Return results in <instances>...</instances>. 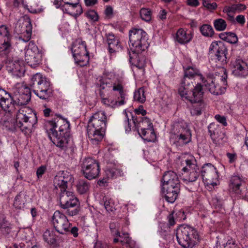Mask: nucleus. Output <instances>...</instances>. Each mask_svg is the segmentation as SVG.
Masks as SVG:
<instances>
[{"instance_id":"ddd939ff","label":"nucleus","mask_w":248,"mask_h":248,"mask_svg":"<svg viewBox=\"0 0 248 248\" xmlns=\"http://www.w3.org/2000/svg\"><path fill=\"white\" fill-rule=\"evenodd\" d=\"M52 222L57 232L65 234L70 231V223L67 217L59 211L54 212L52 217Z\"/></svg>"},{"instance_id":"13d9d810","label":"nucleus","mask_w":248,"mask_h":248,"mask_svg":"<svg viewBox=\"0 0 248 248\" xmlns=\"http://www.w3.org/2000/svg\"><path fill=\"white\" fill-rule=\"evenodd\" d=\"M46 171V167L44 166L39 167L36 170V175L38 179L41 178L42 175L44 174Z\"/></svg>"},{"instance_id":"4c0bfd02","label":"nucleus","mask_w":248,"mask_h":248,"mask_svg":"<svg viewBox=\"0 0 248 248\" xmlns=\"http://www.w3.org/2000/svg\"><path fill=\"white\" fill-rule=\"evenodd\" d=\"M77 191L80 194L87 193L90 187L89 182L84 179L79 180L77 184Z\"/></svg>"},{"instance_id":"dca6fc26","label":"nucleus","mask_w":248,"mask_h":248,"mask_svg":"<svg viewBox=\"0 0 248 248\" xmlns=\"http://www.w3.org/2000/svg\"><path fill=\"white\" fill-rule=\"evenodd\" d=\"M227 48L221 41L212 42L209 48L210 54L214 53L222 64L227 63Z\"/></svg>"},{"instance_id":"864d4df0","label":"nucleus","mask_w":248,"mask_h":248,"mask_svg":"<svg viewBox=\"0 0 248 248\" xmlns=\"http://www.w3.org/2000/svg\"><path fill=\"white\" fill-rule=\"evenodd\" d=\"M226 42L230 44H236L238 42V38L236 34L231 32H228Z\"/></svg>"},{"instance_id":"79ce46f5","label":"nucleus","mask_w":248,"mask_h":248,"mask_svg":"<svg viewBox=\"0 0 248 248\" xmlns=\"http://www.w3.org/2000/svg\"><path fill=\"white\" fill-rule=\"evenodd\" d=\"M186 166L182 169V170L184 172L196 169L199 168L196 164V160L193 157H191L190 159H187L185 160Z\"/></svg>"},{"instance_id":"c03bdc74","label":"nucleus","mask_w":248,"mask_h":248,"mask_svg":"<svg viewBox=\"0 0 248 248\" xmlns=\"http://www.w3.org/2000/svg\"><path fill=\"white\" fill-rule=\"evenodd\" d=\"M202 34L207 37H212L214 33V31L212 27L208 24H204L200 28Z\"/></svg>"},{"instance_id":"7ed1b4c3","label":"nucleus","mask_w":248,"mask_h":248,"mask_svg":"<svg viewBox=\"0 0 248 248\" xmlns=\"http://www.w3.org/2000/svg\"><path fill=\"white\" fill-rule=\"evenodd\" d=\"M130 50L136 58L138 54L145 51L149 46L146 32L142 29L134 28L129 32Z\"/></svg>"},{"instance_id":"5fc2aeb1","label":"nucleus","mask_w":248,"mask_h":248,"mask_svg":"<svg viewBox=\"0 0 248 248\" xmlns=\"http://www.w3.org/2000/svg\"><path fill=\"white\" fill-rule=\"evenodd\" d=\"M0 229L1 231L5 233H9L10 232V227L9 226L8 222L4 219L0 221Z\"/></svg>"},{"instance_id":"b1692460","label":"nucleus","mask_w":248,"mask_h":248,"mask_svg":"<svg viewBox=\"0 0 248 248\" xmlns=\"http://www.w3.org/2000/svg\"><path fill=\"white\" fill-rule=\"evenodd\" d=\"M161 192L164 195L165 200L170 203H173L177 199L180 191V188L161 185Z\"/></svg>"},{"instance_id":"9b49d317","label":"nucleus","mask_w":248,"mask_h":248,"mask_svg":"<svg viewBox=\"0 0 248 248\" xmlns=\"http://www.w3.org/2000/svg\"><path fill=\"white\" fill-rule=\"evenodd\" d=\"M189 87L187 86L179 87L178 93L182 98L186 99L190 102H203L202 98L204 92L201 84H197L192 91L188 93Z\"/></svg>"},{"instance_id":"bf43d9fd","label":"nucleus","mask_w":248,"mask_h":248,"mask_svg":"<svg viewBox=\"0 0 248 248\" xmlns=\"http://www.w3.org/2000/svg\"><path fill=\"white\" fill-rule=\"evenodd\" d=\"M64 4L69 5L71 6L72 8H76L78 6L79 9V13L77 14V15H78V16L81 15L83 13V10H82V6L81 5H79L78 3H71V2H64Z\"/></svg>"},{"instance_id":"f3484780","label":"nucleus","mask_w":248,"mask_h":248,"mask_svg":"<svg viewBox=\"0 0 248 248\" xmlns=\"http://www.w3.org/2000/svg\"><path fill=\"white\" fill-rule=\"evenodd\" d=\"M201 175L203 180L208 184H216L215 181L219 178L218 173L216 168L211 163L205 164L201 170Z\"/></svg>"},{"instance_id":"473e14b6","label":"nucleus","mask_w":248,"mask_h":248,"mask_svg":"<svg viewBox=\"0 0 248 248\" xmlns=\"http://www.w3.org/2000/svg\"><path fill=\"white\" fill-rule=\"evenodd\" d=\"M243 180L238 175L232 176L230 179V187L232 191L236 194L244 186H242Z\"/></svg>"},{"instance_id":"603ef678","label":"nucleus","mask_w":248,"mask_h":248,"mask_svg":"<svg viewBox=\"0 0 248 248\" xmlns=\"http://www.w3.org/2000/svg\"><path fill=\"white\" fill-rule=\"evenodd\" d=\"M202 4L210 11L214 10L217 8V4L216 2L210 3L208 0H203Z\"/></svg>"},{"instance_id":"e2e57ef3","label":"nucleus","mask_w":248,"mask_h":248,"mask_svg":"<svg viewBox=\"0 0 248 248\" xmlns=\"http://www.w3.org/2000/svg\"><path fill=\"white\" fill-rule=\"evenodd\" d=\"M162 185L170 186L175 188L176 187H177V188H180V180L176 181L175 182L173 181L172 182H170V183L165 184H162Z\"/></svg>"},{"instance_id":"0eeeda50","label":"nucleus","mask_w":248,"mask_h":248,"mask_svg":"<svg viewBox=\"0 0 248 248\" xmlns=\"http://www.w3.org/2000/svg\"><path fill=\"white\" fill-rule=\"evenodd\" d=\"M61 207L65 210V213L70 216L77 215L79 212V201L73 192L68 190L60 193Z\"/></svg>"},{"instance_id":"8fccbe9b","label":"nucleus","mask_w":248,"mask_h":248,"mask_svg":"<svg viewBox=\"0 0 248 248\" xmlns=\"http://www.w3.org/2000/svg\"><path fill=\"white\" fill-rule=\"evenodd\" d=\"M236 195L238 198L245 199L248 201V190L246 187H242Z\"/></svg>"},{"instance_id":"bb28decb","label":"nucleus","mask_w":248,"mask_h":248,"mask_svg":"<svg viewBox=\"0 0 248 248\" xmlns=\"http://www.w3.org/2000/svg\"><path fill=\"white\" fill-rule=\"evenodd\" d=\"M133 122L134 124L135 129L139 132V128L140 129L141 132L148 128L153 127V124L151 123L150 120L145 117H139L135 118L132 117Z\"/></svg>"},{"instance_id":"a19ab883","label":"nucleus","mask_w":248,"mask_h":248,"mask_svg":"<svg viewBox=\"0 0 248 248\" xmlns=\"http://www.w3.org/2000/svg\"><path fill=\"white\" fill-rule=\"evenodd\" d=\"M13 112L5 111L0 113V124L8 126V124L12 120V114Z\"/></svg>"},{"instance_id":"4d7b16f0","label":"nucleus","mask_w":248,"mask_h":248,"mask_svg":"<svg viewBox=\"0 0 248 248\" xmlns=\"http://www.w3.org/2000/svg\"><path fill=\"white\" fill-rule=\"evenodd\" d=\"M173 214L174 212L173 211L171 213H170L167 217V219L168 220V225L170 227L173 226L176 223Z\"/></svg>"},{"instance_id":"338daca9","label":"nucleus","mask_w":248,"mask_h":248,"mask_svg":"<svg viewBox=\"0 0 248 248\" xmlns=\"http://www.w3.org/2000/svg\"><path fill=\"white\" fill-rule=\"evenodd\" d=\"M105 14L107 16L110 17L113 15V9L110 6H107L105 10Z\"/></svg>"},{"instance_id":"c9c22d12","label":"nucleus","mask_w":248,"mask_h":248,"mask_svg":"<svg viewBox=\"0 0 248 248\" xmlns=\"http://www.w3.org/2000/svg\"><path fill=\"white\" fill-rule=\"evenodd\" d=\"M139 134L144 140L148 142L154 141L156 139L153 127L143 131L139 132Z\"/></svg>"},{"instance_id":"f704fd0d","label":"nucleus","mask_w":248,"mask_h":248,"mask_svg":"<svg viewBox=\"0 0 248 248\" xmlns=\"http://www.w3.org/2000/svg\"><path fill=\"white\" fill-rule=\"evenodd\" d=\"M192 106L190 108V113L192 116L200 115L202 111H204L205 108V104L204 102L198 101L190 102Z\"/></svg>"},{"instance_id":"39448f33","label":"nucleus","mask_w":248,"mask_h":248,"mask_svg":"<svg viewBox=\"0 0 248 248\" xmlns=\"http://www.w3.org/2000/svg\"><path fill=\"white\" fill-rule=\"evenodd\" d=\"M31 80L33 93L41 99L49 100L53 94L50 81L40 73L33 75Z\"/></svg>"},{"instance_id":"58836bf2","label":"nucleus","mask_w":248,"mask_h":248,"mask_svg":"<svg viewBox=\"0 0 248 248\" xmlns=\"http://www.w3.org/2000/svg\"><path fill=\"white\" fill-rule=\"evenodd\" d=\"M43 238L45 242L50 245L56 243V236L53 231L46 230L43 234Z\"/></svg>"},{"instance_id":"de8ad7c7","label":"nucleus","mask_w":248,"mask_h":248,"mask_svg":"<svg viewBox=\"0 0 248 248\" xmlns=\"http://www.w3.org/2000/svg\"><path fill=\"white\" fill-rule=\"evenodd\" d=\"M214 26L217 31H222L226 28L227 24L224 19L218 18L214 20Z\"/></svg>"},{"instance_id":"0e129e2a","label":"nucleus","mask_w":248,"mask_h":248,"mask_svg":"<svg viewBox=\"0 0 248 248\" xmlns=\"http://www.w3.org/2000/svg\"><path fill=\"white\" fill-rule=\"evenodd\" d=\"M227 156L229 159V162L230 163H232L235 161L237 158V155L236 154H232L228 153L226 154Z\"/></svg>"},{"instance_id":"e433bc0d","label":"nucleus","mask_w":248,"mask_h":248,"mask_svg":"<svg viewBox=\"0 0 248 248\" xmlns=\"http://www.w3.org/2000/svg\"><path fill=\"white\" fill-rule=\"evenodd\" d=\"M178 180L179 179L177 174L173 171L170 170L164 173L161 179V183L162 184H165L170 182H172Z\"/></svg>"},{"instance_id":"09e8293b","label":"nucleus","mask_w":248,"mask_h":248,"mask_svg":"<svg viewBox=\"0 0 248 248\" xmlns=\"http://www.w3.org/2000/svg\"><path fill=\"white\" fill-rule=\"evenodd\" d=\"M90 118L95 120L102 121L107 122L106 114L104 111L102 110H99L93 114Z\"/></svg>"},{"instance_id":"4be33fe9","label":"nucleus","mask_w":248,"mask_h":248,"mask_svg":"<svg viewBox=\"0 0 248 248\" xmlns=\"http://www.w3.org/2000/svg\"><path fill=\"white\" fill-rule=\"evenodd\" d=\"M184 71L185 74L180 86H191L193 83L192 78L196 75L200 77L202 75L198 69L192 66H188Z\"/></svg>"},{"instance_id":"6ab92c4d","label":"nucleus","mask_w":248,"mask_h":248,"mask_svg":"<svg viewBox=\"0 0 248 248\" xmlns=\"http://www.w3.org/2000/svg\"><path fill=\"white\" fill-rule=\"evenodd\" d=\"M15 103L16 105L24 106L28 103L31 99V92L28 87H21L18 91L14 93Z\"/></svg>"},{"instance_id":"423d86ee","label":"nucleus","mask_w":248,"mask_h":248,"mask_svg":"<svg viewBox=\"0 0 248 248\" xmlns=\"http://www.w3.org/2000/svg\"><path fill=\"white\" fill-rule=\"evenodd\" d=\"M222 72L223 74L221 78L208 76L205 78L202 75H200V79L212 94L219 95L224 93L226 91L227 86V72L225 69H223Z\"/></svg>"},{"instance_id":"c85d7f7f","label":"nucleus","mask_w":248,"mask_h":248,"mask_svg":"<svg viewBox=\"0 0 248 248\" xmlns=\"http://www.w3.org/2000/svg\"><path fill=\"white\" fill-rule=\"evenodd\" d=\"M16 105L14 94L12 96L10 94L0 102V106L5 111L14 112L16 109Z\"/></svg>"},{"instance_id":"20e7f679","label":"nucleus","mask_w":248,"mask_h":248,"mask_svg":"<svg viewBox=\"0 0 248 248\" xmlns=\"http://www.w3.org/2000/svg\"><path fill=\"white\" fill-rule=\"evenodd\" d=\"M178 243L185 248H192L198 243L199 234L196 229L189 225L180 226L176 231Z\"/></svg>"},{"instance_id":"1a4fd4ad","label":"nucleus","mask_w":248,"mask_h":248,"mask_svg":"<svg viewBox=\"0 0 248 248\" xmlns=\"http://www.w3.org/2000/svg\"><path fill=\"white\" fill-rule=\"evenodd\" d=\"M107 122L90 119L88 124V135L93 144L102 140L106 129Z\"/></svg>"},{"instance_id":"7c9ffc66","label":"nucleus","mask_w":248,"mask_h":248,"mask_svg":"<svg viewBox=\"0 0 248 248\" xmlns=\"http://www.w3.org/2000/svg\"><path fill=\"white\" fill-rule=\"evenodd\" d=\"M99 95L101 97L102 103L106 106L114 108L123 105H120V100L118 99H113L106 97L104 91L99 92Z\"/></svg>"},{"instance_id":"412c9836","label":"nucleus","mask_w":248,"mask_h":248,"mask_svg":"<svg viewBox=\"0 0 248 248\" xmlns=\"http://www.w3.org/2000/svg\"><path fill=\"white\" fill-rule=\"evenodd\" d=\"M233 74L238 77H244L248 75V65L241 59H236L232 62Z\"/></svg>"},{"instance_id":"f257e3e1","label":"nucleus","mask_w":248,"mask_h":248,"mask_svg":"<svg viewBox=\"0 0 248 248\" xmlns=\"http://www.w3.org/2000/svg\"><path fill=\"white\" fill-rule=\"evenodd\" d=\"M70 123L60 115L52 120L45 122V126L50 140L57 147L66 152L68 155L72 154L75 147L69 139Z\"/></svg>"},{"instance_id":"aec40b11","label":"nucleus","mask_w":248,"mask_h":248,"mask_svg":"<svg viewBox=\"0 0 248 248\" xmlns=\"http://www.w3.org/2000/svg\"><path fill=\"white\" fill-rule=\"evenodd\" d=\"M112 91L115 93L117 99L120 100V105H124L125 103V90L124 83L122 80L116 79L111 81Z\"/></svg>"},{"instance_id":"cd10ccee","label":"nucleus","mask_w":248,"mask_h":248,"mask_svg":"<svg viewBox=\"0 0 248 248\" xmlns=\"http://www.w3.org/2000/svg\"><path fill=\"white\" fill-rule=\"evenodd\" d=\"M22 28H24L23 31L20 33L21 36L19 38L25 42H28L31 38L32 32V25L30 18L27 17L22 24Z\"/></svg>"},{"instance_id":"37998d69","label":"nucleus","mask_w":248,"mask_h":248,"mask_svg":"<svg viewBox=\"0 0 248 248\" xmlns=\"http://www.w3.org/2000/svg\"><path fill=\"white\" fill-rule=\"evenodd\" d=\"M145 91L143 88H140L134 93V99L135 101L143 103L145 101L146 97L144 94Z\"/></svg>"},{"instance_id":"2eb2a0df","label":"nucleus","mask_w":248,"mask_h":248,"mask_svg":"<svg viewBox=\"0 0 248 248\" xmlns=\"http://www.w3.org/2000/svg\"><path fill=\"white\" fill-rule=\"evenodd\" d=\"M42 55L36 46L29 47L26 51L25 59L27 63L31 67L35 68L42 61Z\"/></svg>"},{"instance_id":"3c124183","label":"nucleus","mask_w":248,"mask_h":248,"mask_svg":"<svg viewBox=\"0 0 248 248\" xmlns=\"http://www.w3.org/2000/svg\"><path fill=\"white\" fill-rule=\"evenodd\" d=\"M86 16L93 21H96L98 19V16L97 12L94 10H90L86 13Z\"/></svg>"},{"instance_id":"052dcab7","label":"nucleus","mask_w":248,"mask_h":248,"mask_svg":"<svg viewBox=\"0 0 248 248\" xmlns=\"http://www.w3.org/2000/svg\"><path fill=\"white\" fill-rule=\"evenodd\" d=\"M146 65L145 60L144 58H142L141 59L137 60V62L136 63V66L139 69H143Z\"/></svg>"},{"instance_id":"49530a36","label":"nucleus","mask_w":248,"mask_h":248,"mask_svg":"<svg viewBox=\"0 0 248 248\" xmlns=\"http://www.w3.org/2000/svg\"><path fill=\"white\" fill-rule=\"evenodd\" d=\"M189 174L187 177L186 179V180L189 182H194L200 176L201 173V170L199 168L196 169L192 170H191L188 171Z\"/></svg>"},{"instance_id":"a18cd8bd","label":"nucleus","mask_w":248,"mask_h":248,"mask_svg":"<svg viewBox=\"0 0 248 248\" xmlns=\"http://www.w3.org/2000/svg\"><path fill=\"white\" fill-rule=\"evenodd\" d=\"M140 16L143 20L149 22L152 18V11L148 8H142L140 11Z\"/></svg>"},{"instance_id":"c756f323","label":"nucleus","mask_w":248,"mask_h":248,"mask_svg":"<svg viewBox=\"0 0 248 248\" xmlns=\"http://www.w3.org/2000/svg\"><path fill=\"white\" fill-rule=\"evenodd\" d=\"M117 235L120 237V242L124 246V248H137L135 242L129 237L128 233H124L123 235L117 231Z\"/></svg>"},{"instance_id":"393cba45","label":"nucleus","mask_w":248,"mask_h":248,"mask_svg":"<svg viewBox=\"0 0 248 248\" xmlns=\"http://www.w3.org/2000/svg\"><path fill=\"white\" fill-rule=\"evenodd\" d=\"M107 42L108 51L110 54L118 52L122 50V47L118 37L112 33L107 34Z\"/></svg>"},{"instance_id":"4468645a","label":"nucleus","mask_w":248,"mask_h":248,"mask_svg":"<svg viewBox=\"0 0 248 248\" xmlns=\"http://www.w3.org/2000/svg\"><path fill=\"white\" fill-rule=\"evenodd\" d=\"M74 181L73 177L67 171H60L55 177L54 185L55 188L59 189L61 192L66 191L69 184Z\"/></svg>"},{"instance_id":"a211bd4d","label":"nucleus","mask_w":248,"mask_h":248,"mask_svg":"<svg viewBox=\"0 0 248 248\" xmlns=\"http://www.w3.org/2000/svg\"><path fill=\"white\" fill-rule=\"evenodd\" d=\"M10 29L6 25L0 26V49L4 51L5 54L8 53L12 48L11 38Z\"/></svg>"},{"instance_id":"6e6552de","label":"nucleus","mask_w":248,"mask_h":248,"mask_svg":"<svg viewBox=\"0 0 248 248\" xmlns=\"http://www.w3.org/2000/svg\"><path fill=\"white\" fill-rule=\"evenodd\" d=\"M37 122L36 113L28 108L20 109L16 114V124L22 131L31 129Z\"/></svg>"},{"instance_id":"6e6d98bb","label":"nucleus","mask_w":248,"mask_h":248,"mask_svg":"<svg viewBox=\"0 0 248 248\" xmlns=\"http://www.w3.org/2000/svg\"><path fill=\"white\" fill-rule=\"evenodd\" d=\"M215 118L217 122L222 124L223 126H225L227 125L226 118L225 116L217 114L215 115Z\"/></svg>"},{"instance_id":"680f3d73","label":"nucleus","mask_w":248,"mask_h":248,"mask_svg":"<svg viewBox=\"0 0 248 248\" xmlns=\"http://www.w3.org/2000/svg\"><path fill=\"white\" fill-rule=\"evenodd\" d=\"M94 248H108V246L106 243L97 241L94 245Z\"/></svg>"},{"instance_id":"774afa93","label":"nucleus","mask_w":248,"mask_h":248,"mask_svg":"<svg viewBox=\"0 0 248 248\" xmlns=\"http://www.w3.org/2000/svg\"><path fill=\"white\" fill-rule=\"evenodd\" d=\"M236 21L241 25H243L245 23V18L243 15H238L236 17Z\"/></svg>"},{"instance_id":"69168bd1","label":"nucleus","mask_w":248,"mask_h":248,"mask_svg":"<svg viewBox=\"0 0 248 248\" xmlns=\"http://www.w3.org/2000/svg\"><path fill=\"white\" fill-rule=\"evenodd\" d=\"M104 206L108 212H112L113 211V207L110 204L109 201H107V200L104 201Z\"/></svg>"},{"instance_id":"2f4dec72","label":"nucleus","mask_w":248,"mask_h":248,"mask_svg":"<svg viewBox=\"0 0 248 248\" xmlns=\"http://www.w3.org/2000/svg\"><path fill=\"white\" fill-rule=\"evenodd\" d=\"M192 38V34L187 33L183 29H179L177 32L176 40L180 44H186L191 40Z\"/></svg>"},{"instance_id":"f8f14e48","label":"nucleus","mask_w":248,"mask_h":248,"mask_svg":"<svg viewBox=\"0 0 248 248\" xmlns=\"http://www.w3.org/2000/svg\"><path fill=\"white\" fill-rule=\"evenodd\" d=\"M81 170L86 178L90 180L95 179L100 172L99 163L91 157L86 158L81 164Z\"/></svg>"},{"instance_id":"a878e982","label":"nucleus","mask_w":248,"mask_h":248,"mask_svg":"<svg viewBox=\"0 0 248 248\" xmlns=\"http://www.w3.org/2000/svg\"><path fill=\"white\" fill-rule=\"evenodd\" d=\"M246 9V6L241 3L232 4L230 6H226L223 9V12L227 14V19L231 22H234V15L236 12H241Z\"/></svg>"},{"instance_id":"f03ea898","label":"nucleus","mask_w":248,"mask_h":248,"mask_svg":"<svg viewBox=\"0 0 248 248\" xmlns=\"http://www.w3.org/2000/svg\"><path fill=\"white\" fill-rule=\"evenodd\" d=\"M170 140L177 147H183L190 142L191 134L186 124L183 122L174 123L172 125Z\"/></svg>"},{"instance_id":"72a5a7b5","label":"nucleus","mask_w":248,"mask_h":248,"mask_svg":"<svg viewBox=\"0 0 248 248\" xmlns=\"http://www.w3.org/2000/svg\"><path fill=\"white\" fill-rule=\"evenodd\" d=\"M215 124H210L208 128L209 132L210 134L211 139L213 141L219 142L222 140L224 137V134L217 128H215Z\"/></svg>"},{"instance_id":"9d476101","label":"nucleus","mask_w":248,"mask_h":248,"mask_svg":"<svg viewBox=\"0 0 248 248\" xmlns=\"http://www.w3.org/2000/svg\"><path fill=\"white\" fill-rule=\"evenodd\" d=\"M71 51L77 64L83 67L89 64V53L87 50L85 42L76 40L72 45Z\"/></svg>"},{"instance_id":"5701e85b","label":"nucleus","mask_w":248,"mask_h":248,"mask_svg":"<svg viewBox=\"0 0 248 248\" xmlns=\"http://www.w3.org/2000/svg\"><path fill=\"white\" fill-rule=\"evenodd\" d=\"M6 68L8 71L17 77L21 76L25 72L23 62L20 60L9 61L6 63Z\"/></svg>"},{"instance_id":"ea45409f","label":"nucleus","mask_w":248,"mask_h":248,"mask_svg":"<svg viewBox=\"0 0 248 248\" xmlns=\"http://www.w3.org/2000/svg\"><path fill=\"white\" fill-rule=\"evenodd\" d=\"M97 85L100 87V92L108 90L111 88V82L107 78H100L97 82Z\"/></svg>"}]
</instances>
